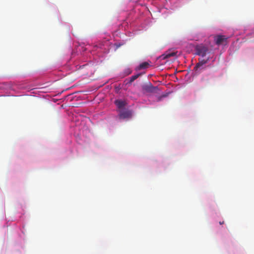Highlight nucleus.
<instances>
[{
    "label": "nucleus",
    "mask_w": 254,
    "mask_h": 254,
    "mask_svg": "<svg viewBox=\"0 0 254 254\" xmlns=\"http://www.w3.org/2000/svg\"><path fill=\"white\" fill-rule=\"evenodd\" d=\"M195 54L202 58L205 57L207 54L209 52L208 47L202 44L196 45L195 48Z\"/></svg>",
    "instance_id": "nucleus-1"
},
{
    "label": "nucleus",
    "mask_w": 254,
    "mask_h": 254,
    "mask_svg": "<svg viewBox=\"0 0 254 254\" xmlns=\"http://www.w3.org/2000/svg\"><path fill=\"white\" fill-rule=\"evenodd\" d=\"M209 60V58L207 57L205 59H199V62L195 65L193 68V70L196 74L199 73L201 70L203 68V65L206 64Z\"/></svg>",
    "instance_id": "nucleus-2"
},
{
    "label": "nucleus",
    "mask_w": 254,
    "mask_h": 254,
    "mask_svg": "<svg viewBox=\"0 0 254 254\" xmlns=\"http://www.w3.org/2000/svg\"><path fill=\"white\" fill-rule=\"evenodd\" d=\"M228 38L226 36L218 35L214 37V40L217 45H220L226 42Z\"/></svg>",
    "instance_id": "nucleus-3"
},
{
    "label": "nucleus",
    "mask_w": 254,
    "mask_h": 254,
    "mask_svg": "<svg viewBox=\"0 0 254 254\" xmlns=\"http://www.w3.org/2000/svg\"><path fill=\"white\" fill-rule=\"evenodd\" d=\"M132 117L131 111L126 110L120 111L119 118L121 119H129Z\"/></svg>",
    "instance_id": "nucleus-4"
},
{
    "label": "nucleus",
    "mask_w": 254,
    "mask_h": 254,
    "mask_svg": "<svg viewBox=\"0 0 254 254\" xmlns=\"http://www.w3.org/2000/svg\"><path fill=\"white\" fill-rule=\"evenodd\" d=\"M177 53H178L177 51H168L166 52L164 54L162 55L160 57V58L162 60H165V59L169 58L171 57L176 56Z\"/></svg>",
    "instance_id": "nucleus-5"
},
{
    "label": "nucleus",
    "mask_w": 254,
    "mask_h": 254,
    "mask_svg": "<svg viewBox=\"0 0 254 254\" xmlns=\"http://www.w3.org/2000/svg\"><path fill=\"white\" fill-rule=\"evenodd\" d=\"M115 104L118 108L122 109L127 105V102L122 100H116L115 101Z\"/></svg>",
    "instance_id": "nucleus-6"
},
{
    "label": "nucleus",
    "mask_w": 254,
    "mask_h": 254,
    "mask_svg": "<svg viewBox=\"0 0 254 254\" xmlns=\"http://www.w3.org/2000/svg\"><path fill=\"white\" fill-rule=\"evenodd\" d=\"M156 87L152 86L151 83H149L148 84L146 85L143 89L148 92H152Z\"/></svg>",
    "instance_id": "nucleus-7"
},
{
    "label": "nucleus",
    "mask_w": 254,
    "mask_h": 254,
    "mask_svg": "<svg viewBox=\"0 0 254 254\" xmlns=\"http://www.w3.org/2000/svg\"><path fill=\"white\" fill-rule=\"evenodd\" d=\"M149 64L147 62H143L142 63H141L140 65H139V69H145V68H146L148 67L149 66Z\"/></svg>",
    "instance_id": "nucleus-8"
},
{
    "label": "nucleus",
    "mask_w": 254,
    "mask_h": 254,
    "mask_svg": "<svg viewBox=\"0 0 254 254\" xmlns=\"http://www.w3.org/2000/svg\"><path fill=\"white\" fill-rule=\"evenodd\" d=\"M140 75V74H135V75H133L132 76H131L130 77V80H129V83H131L133 81H134L135 79H136Z\"/></svg>",
    "instance_id": "nucleus-9"
},
{
    "label": "nucleus",
    "mask_w": 254,
    "mask_h": 254,
    "mask_svg": "<svg viewBox=\"0 0 254 254\" xmlns=\"http://www.w3.org/2000/svg\"><path fill=\"white\" fill-rule=\"evenodd\" d=\"M224 221H222V222H221V221H220V222H219V224H220V225L223 224H224Z\"/></svg>",
    "instance_id": "nucleus-10"
}]
</instances>
